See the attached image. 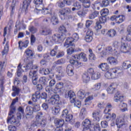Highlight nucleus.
<instances>
[{"label":"nucleus","mask_w":131,"mask_h":131,"mask_svg":"<svg viewBox=\"0 0 131 131\" xmlns=\"http://www.w3.org/2000/svg\"><path fill=\"white\" fill-rule=\"evenodd\" d=\"M25 63H28L26 66H24L22 68L20 66L21 65L20 63L17 67V75L19 77L21 76V74H22L21 70L23 72H27V70H30V71L31 70H37L36 69H33V63L32 61L30 62L29 59L28 58L24 59Z\"/></svg>","instance_id":"nucleus-1"},{"label":"nucleus","mask_w":131,"mask_h":131,"mask_svg":"<svg viewBox=\"0 0 131 131\" xmlns=\"http://www.w3.org/2000/svg\"><path fill=\"white\" fill-rule=\"evenodd\" d=\"M34 4L35 5L36 9L38 11H41L42 14L43 15H48L51 13V10L48 8L43 9V4H42V0H34Z\"/></svg>","instance_id":"nucleus-2"},{"label":"nucleus","mask_w":131,"mask_h":131,"mask_svg":"<svg viewBox=\"0 0 131 131\" xmlns=\"http://www.w3.org/2000/svg\"><path fill=\"white\" fill-rule=\"evenodd\" d=\"M79 38V36H78V34H77V33H74L72 35V37L67 38V39L66 40V42L63 45V46L65 48H68L69 46L73 47V46H74V44L72 42H73V41H77Z\"/></svg>","instance_id":"nucleus-3"},{"label":"nucleus","mask_w":131,"mask_h":131,"mask_svg":"<svg viewBox=\"0 0 131 131\" xmlns=\"http://www.w3.org/2000/svg\"><path fill=\"white\" fill-rule=\"evenodd\" d=\"M66 38V34H62L61 35L54 34L52 36L51 41V42H55L56 43H61L65 40Z\"/></svg>","instance_id":"nucleus-4"},{"label":"nucleus","mask_w":131,"mask_h":131,"mask_svg":"<svg viewBox=\"0 0 131 131\" xmlns=\"http://www.w3.org/2000/svg\"><path fill=\"white\" fill-rule=\"evenodd\" d=\"M100 112L99 111H95L93 113V118L94 123H97L96 125L94 126V130L95 131H101V128H100V125L98 124V122L100 121V117H99V115H100Z\"/></svg>","instance_id":"nucleus-5"},{"label":"nucleus","mask_w":131,"mask_h":131,"mask_svg":"<svg viewBox=\"0 0 131 131\" xmlns=\"http://www.w3.org/2000/svg\"><path fill=\"white\" fill-rule=\"evenodd\" d=\"M50 95H53L48 100V102L50 105H57L60 101V96L58 94H50Z\"/></svg>","instance_id":"nucleus-6"},{"label":"nucleus","mask_w":131,"mask_h":131,"mask_svg":"<svg viewBox=\"0 0 131 131\" xmlns=\"http://www.w3.org/2000/svg\"><path fill=\"white\" fill-rule=\"evenodd\" d=\"M37 70H34L32 69L30 71L29 75L30 77L32 78V83L34 85H36L37 84V82L38 81V77L37 76Z\"/></svg>","instance_id":"nucleus-7"},{"label":"nucleus","mask_w":131,"mask_h":131,"mask_svg":"<svg viewBox=\"0 0 131 131\" xmlns=\"http://www.w3.org/2000/svg\"><path fill=\"white\" fill-rule=\"evenodd\" d=\"M127 117L125 116L119 117L117 118L116 124L118 128H121L123 125H125V121H126Z\"/></svg>","instance_id":"nucleus-8"},{"label":"nucleus","mask_w":131,"mask_h":131,"mask_svg":"<svg viewBox=\"0 0 131 131\" xmlns=\"http://www.w3.org/2000/svg\"><path fill=\"white\" fill-rule=\"evenodd\" d=\"M56 84V80L55 79H52L49 82V86H47L46 88V91L47 93H48L49 94H55V90H53L52 88Z\"/></svg>","instance_id":"nucleus-9"},{"label":"nucleus","mask_w":131,"mask_h":131,"mask_svg":"<svg viewBox=\"0 0 131 131\" xmlns=\"http://www.w3.org/2000/svg\"><path fill=\"white\" fill-rule=\"evenodd\" d=\"M111 20H112V21H114L115 20L116 23L120 24V23H122V22L125 20V16L123 15H119L118 16L114 15L111 17Z\"/></svg>","instance_id":"nucleus-10"},{"label":"nucleus","mask_w":131,"mask_h":131,"mask_svg":"<svg viewBox=\"0 0 131 131\" xmlns=\"http://www.w3.org/2000/svg\"><path fill=\"white\" fill-rule=\"evenodd\" d=\"M14 112H15L12 111L11 113V111H10L7 119V122H11L12 124H14V123L18 124H19V121L16 120V119L14 117Z\"/></svg>","instance_id":"nucleus-11"},{"label":"nucleus","mask_w":131,"mask_h":131,"mask_svg":"<svg viewBox=\"0 0 131 131\" xmlns=\"http://www.w3.org/2000/svg\"><path fill=\"white\" fill-rule=\"evenodd\" d=\"M66 98H68L70 99L71 101V103H74V99H75V93H74V92L73 91H68L65 95Z\"/></svg>","instance_id":"nucleus-12"},{"label":"nucleus","mask_w":131,"mask_h":131,"mask_svg":"<svg viewBox=\"0 0 131 131\" xmlns=\"http://www.w3.org/2000/svg\"><path fill=\"white\" fill-rule=\"evenodd\" d=\"M47 125V120L42 119L41 120L36 121L33 123V126H41L45 127Z\"/></svg>","instance_id":"nucleus-13"},{"label":"nucleus","mask_w":131,"mask_h":131,"mask_svg":"<svg viewBox=\"0 0 131 131\" xmlns=\"http://www.w3.org/2000/svg\"><path fill=\"white\" fill-rule=\"evenodd\" d=\"M80 57H81V59H82L84 62H86V61H88L86 56L84 53H81L79 54L73 55V59H74L75 60H80Z\"/></svg>","instance_id":"nucleus-14"},{"label":"nucleus","mask_w":131,"mask_h":131,"mask_svg":"<svg viewBox=\"0 0 131 131\" xmlns=\"http://www.w3.org/2000/svg\"><path fill=\"white\" fill-rule=\"evenodd\" d=\"M114 102H122L123 101V96L120 95V93L118 90H117L115 93V96L114 97Z\"/></svg>","instance_id":"nucleus-15"},{"label":"nucleus","mask_w":131,"mask_h":131,"mask_svg":"<svg viewBox=\"0 0 131 131\" xmlns=\"http://www.w3.org/2000/svg\"><path fill=\"white\" fill-rule=\"evenodd\" d=\"M39 34L41 35H49L52 34V30L48 28H44L39 30Z\"/></svg>","instance_id":"nucleus-16"},{"label":"nucleus","mask_w":131,"mask_h":131,"mask_svg":"<svg viewBox=\"0 0 131 131\" xmlns=\"http://www.w3.org/2000/svg\"><path fill=\"white\" fill-rule=\"evenodd\" d=\"M60 15L63 16V17H66L68 15H69L71 13V9L69 8H64L62 10L59 11Z\"/></svg>","instance_id":"nucleus-17"},{"label":"nucleus","mask_w":131,"mask_h":131,"mask_svg":"<svg viewBox=\"0 0 131 131\" xmlns=\"http://www.w3.org/2000/svg\"><path fill=\"white\" fill-rule=\"evenodd\" d=\"M73 66L69 64L67 67L66 72L69 76H73L74 75V72L73 71Z\"/></svg>","instance_id":"nucleus-18"},{"label":"nucleus","mask_w":131,"mask_h":131,"mask_svg":"<svg viewBox=\"0 0 131 131\" xmlns=\"http://www.w3.org/2000/svg\"><path fill=\"white\" fill-rule=\"evenodd\" d=\"M116 86L115 83H112L110 86L107 89V92L108 94H114L116 92Z\"/></svg>","instance_id":"nucleus-19"},{"label":"nucleus","mask_w":131,"mask_h":131,"mask_svg":"<svg viewBox=\"0 0 131 131\" xmlns=\"http://www.w3.org/2000/svg\"><path fill=\"white\" fill-rule=\"evenodd\" d=\"M64 63H65V59L63 58L57 60L53 63L52 69H55V68L57 67V65H62V64H64Z\"/></svg>","instance_id":"nucleus-20"},{"label":"nucleus","mask_w":131,"mask_h":131,"mask_svg":"<svg viewBox=\"0 0 131 131\" xmlns=\"http://www.w3.org/2000/svg\"><path fill=\"white\" fill-rule=\"evenodd\" d=\"M54 123L56 126L62 127V125H64L65 121L63 119H55Z\"/></svg>","instance_id":"nucleus-21"},{"label":"nucleus","mask_w":131,"mask_h":131,"mask_svg":"<svg viewBox=\"0 0 131 131\" xmlns=\"http://www.w3.org/2000/svg\"><path fill=\"white\" fill-rule=\"evenodd\" d=\"M112 72L113 73H116L118 75L121 76V75H123V70L121 69L120 68H116L115 69H113L112 70Z\"/></svg>","instance_id":"nucleus-22"},{"label":"nucleus","mask_w":131,"mask_h":131,"mask_svg":"<svg viewBox=\"0 0 131 131\" xmlns=\"http://www.w3.org/2000/svg\"><path fill=\"white\" fill-rule=\"evenodd\" d=\"M98 68L101 69L102 71H107L109 70V65L107 63H101L98 66Z\"/></svg>","instance_id":"nucleus-23"},{"label":"nucleus","mask_w":131,"mask_h":131,"mask_svg":"<svg viewBox=\"0 0 131 131\" xmlns=\"http://www.w3.org/2000/svg\"><path fill=\"white\" fill-rule=\"evenodd\" d=\"M89 12V9L86 8H83L82 10L79 11L77 12V14L80 17H81L82 18L84 17L86 14H88V12Z\"/></svg>","instance_id":"nucleus-24"},{"label":"nucleus","mask_w":131,"mask_h":131,"mask_svg":"<svg viewBox=\"0 0 131 131\" xmlns=\"http://www.w3.org/2000/svg\"><path fill=\"white\" fill-rule=\"evenodd\" d=\"M77 96L80 100H82L85 98V91L82 89H80L77 93Z\"/></svg>","instance_id":"nucleus-25"},{"label":"nucleus","mask_w":131,"mask_h":131,"mask_svg":"<svg viewBox=\"0 0 131 131\" xmlns=\"http://www.w3.org/2000/svg\"><path fill=\"white\" fill-rule=\"evenodd\" d=\"M29 43V41L28 40H26L24 42H22V41H19L18 42L19 48L20 50H22V48H27Z\"/></svg>","instance_id":"nucleus-26"},{"label":"nucleus","mask_w":131,"mask_h":131,"mask_svg":"<svg viewBox=\"0 0 131 131\" xmlns=\"http://www.w3.org/2000/svg\"><path fill=\"white\" fill-rule=\"evenodd\" d=\"M107 61L110 63V64L113 65H116L118 63L117 59L113 57H110L107 58Z\"/></svg>","instance_id":"nucleus-27"},{"label":"nucleus","mask_w":131,"mask_h":131,"mask_svg":"<svg viewBox=\"0 0 131 131\" xmlns=\"http://www.w3.org/2000/svg\"><path fill=\"white\" fill-rule=\"evenodd\" d=\"M70 63L72 65H75L78 67H80V66H81V62L78 61V60H76V59H73V57H72V59L70 60Z\"/></svg>","instance_id":"nucleus-28"},{"label":"nucleus","mask_w":131,"mask_h":131,"mask_svg":"<svg viewBox=\"0 0 131 131\" xmlns=\"http://www.w3.org/2000/svg\"><path fill=\"white\" fill-rule=\"evenodd\" d=\"M82 126H83V127H91L92 123H91V121L89 119H86L82 123Z\"/></svg>","instance_id":"nucleus-29"},{"label":"nucleus","mask_w":131,"mask_h":131,"mask_svg":"<svg viewBox=\"0 0 131 131\" xmlns=\"http://www.w3.org/2000/svg\"><path fill=\"white\" fill-rule=\"evenodd\" d=\"M16 102H18V97H16L15 99L13 100L12 103L10 105V111H11V113L13 112V111H16V107L14 106V105L16 104Z\"/></svg>","instance_id":"nucleus-30"},{"label":"nucleus","mask_w":131,"mask_h":131,"mask_svg":"<svg viewBox=\"0 0 131 131\" xmlns=\"http://www.w3.org/2000/svg\"><path fill=\"white\" fill-rule=\"evenodd\" d=\"M90 79H91V77H90V75L85 73L82 76V80L84 83H88L89 81H90Z\"/></svg>","instance_id":"nucleus-31"},{"label":"nucleus","mask_w":131,"mask_h":131,"mask_svg":"<svg viewBox=\"0 0 131 131\" xmlns=\"http://www.w3.org/2000/svg\"><path fill=\"white\" fill-rule=\"evenodd\" d=\"M100 77H101V74L98 72H94V74H92V75L91 76L92 79H93L94 80L99 79Z\"/></svg>","instance_id":"nucleus-32"},{"label":"nucleus","mask_w":131,"mask_h":131,"mask_svg":"<svg viewBox=\"0 0 131 131\" xmlns=\"http://www.w3.org/2000/svg\"><path fill=\"white\" fill-rule=\"evenodd\" d=\"M120 47L121 48V51L122 53H127V49H126L127 44L126 43H121V46Z\"/></svg>","instance_id":"nucleus-33"},{"label":"nucleus","mask_w":131,"mask_h":131,"mask_svg":"<svg viewBox=\"0 0 131 131\" xmlns=\"http://www.w3.org/2000/svg\"><path fill=\"white\" fill-rule=\"evenodd\" d=\"M85 115H86V110L85 108H83L81 110L80 113V119H83L85 118Z\"/></svg>","instance_id":"nucleus-34"},{"label":"nucleus","mask_w":131,"mask_h":131,"mask_svg":"<svg viewBox=\"0 0 131 131\" xmlns=\"http://www.w3.org/2000/svg\"><path fill=\"white\" fill-rule=\"evenodd\" d=\"M113 52V49H112V47H108L106 48L105 50H103L102 51V53L103 55H107V54H111Z\"/></svg>","instance_id":"nucleus-35"},{"label":"nucleus","mask_w":131,"mask_h":131,"mask_svg":"<svg viewBox=\"0 0 131 131\" xmlns=\"http://www.w3.org/2000/svg\"><path fill=\"white\" fill-rule=\"evenodd\" d=\"M25 54L27 55V58H31L34 56L33 52L30 49H27L25 51Z\"/></svg>","instance_id":"nucleus-36"},{"label":"nucleus","mask_w":131,"mask_h":131,"mask_svg":"<svg viewBox=\"0 0 131 131\" xmlns=\"http://www.w3.org/2000/svg\"><path fill=\"white\" fill-rule=\"evenodd\" d=\"M98 16H99V12L97 11H95L89 15V18L90 19H95V18H97Z\"/></svg>","instance_id":"nucleus-37"},{"label":"nucleus","mask_w":131,"mask_h":131,"mask_svg":"<svg viewBox=\"0 0 131 131\" xmlns=\"http://www.w3.org/2000/svg\"><path fill=\"white\" fill-rule=\"evenodd\" d=\"M122 67L124 69H128L131 67V62L128 61H124L122 64Z\"/></svg>","instance_id":"nucleus-38"},{"label":"nucleus","mask_w":131,"mask_h":131,"mask_svg":"<svg viewBox=\"0 0 131 131\" xmlns=\"http://www.w3.org/2000/svg\"><path fill=\"white\" fill-rule=\"evenodd\" d=\"M100 14L101 16L103 17H106L108 16V14H109V10L108 9H103L101 11H100Z\"/></svg>","instance_id":"nucleus-39"},{"label":"nucleus","mask_w":131,"mask_h":131,"mask_svg":"<svg viewBox=\"0 0 131 131\" xmlns=\"http://www.w3.org/2000/svg\"><path fill=\"white\" fill-rule=\"evenodd\" d=\"M51 110L52 111V113L54 114V115H57V114L60 112V108L59 106H54L52 107Z\"/></svg>","instance_id":"nucleus-40"},{"label":"nucleus","mask_w":131,"mask_h":131,"mask_svg":"<svg viewBox=\"0 0 131 131\" xmlns=\"http://www.w3.org/2000/svg\"><path fill=\"white\" fill-rule=\"evenodd\" d=\"M12 91L14 92L13 93H12V96L13 97H15V96H17V95H19V88L13 86Z\"/></svg>","instance_id":"nucleus-41"},{"label":"nucleus","mask_w":131,"mask_h":131,"mask_svg":"<svg viewBox=\"0 0 131 131\" xmlns=\"http://www.w3.org/2000/svg\"><path fill=\"white\" fill-rule=\"evenodd\" d=\"M26 113L27 115H32L33 113V110L31 106H27L26 108Z\"/></svg>","instance_id":"nucleus-42"},{"label":"nucleus","mask_w":131,"mask_h":131,"mask_svg":"<svg viewBox=\"0 0 131 131\" xmlns=\"http://www.w3.org/2000/svg\"><path fill=\"white\" fill-rule=\"evenodd\" d=\"M120 111L122 112H125V111H127V104L126 103L123 102L121 106H120Z\"/></svg>","instance_id":"nucleus-43"},{"label":"nucleus","mask_w":131,"mask_h":131,"mask_svg":"<svg viewBox=\"0 0 131 131\" xmlns=\"http://www.w3.org/2000/svg\"><path fill=\"white\" fill-rule=\"evenodd\" d=\"M83 7H84V9H88L91 7V1L90 0H86L83 3Z\"/></svg>","instance_id":"nucleus-44"},{"label":"nucleus","mask_w":131,"mask_h":131,"mask_svg":"<svg viewBox=\"0 0 131 131\" xmlns=\"http://www.w3.org/2000/svg\"><path fill=\"white\" fill-rule=\"evenodd\" d=\"M39 82L43 85H46L47 83H48V81H47V78H46V77H41L39 79Z\"/></svg>","instance_id":"nucleus-45"},{"label":"nucleus","mask_w":131,"mask_h":131,"mask_svg":"<svg viewBox=\"0 0 131 131\" xmlns=\"http://www.w3.org/2000/svg\"><path fill=\"white\" fill-rule=\"evenodd\" d=\"M107 34L110 37H114V36L116 35V31L115 30H110L108 31Z\"/></svg>","instance_id":"nucleus-46"},{"label":"nucleus","mask_w":131,"mask_h":131,"mask_svg":"<svg viewBox=\"0 0 131 131\" xmlns=\"http://www.w3.org/2000/svg\"><path fill=\"white\" fill-rule=\"evenodd\" d=\"M101 88V84L100 83H97L95 84L93 87L91 88V90L94 91H99Z\"/></svg>","instance_id":"nucleus-47"},{"label":"nucleus","mask_w":131,"mask_h":131,"mask_svg":"<svg viewBox=\"0 0 131 131\" xmlns=\"http://www.w3.org/2000/svg\"><path fill=\"white\" fill-rule=\"evenodd\" d=\"M51 21L53 25H57L59 23L58 18L55 16H52Z\"/></svg>","instance_id":"nucleus-48"},{"label":"nucleus","mask_w":131,"mask_h":131,"mask_svg":"<svg viewBox=\"0 0 131 131\" xmlns=\"http://www.w3.org/2000/svg\"><path fill=\"white\" fill-rule=\"evenodd\" d=\"M29 30L31 33L34 34L37 32V29L33 26H30L29 27Z\"/></svg>","instance_id":"nucleus-49"},{"label":"nucleus","mask_w":131,"mask_h":131,"mask_svg":"<svg viewBox=\"0 0 131 131\" xmlns=\"http://www.w3.org/2000/svg\"><path fill=\"white\" fill-rule=\"evenodd\" d=\"M105 77L107 79H112V78H114V76H113V74L109 72H107L105 73L104 75Z\"/></svg>","instance_id":"nucleus-50"},{"label":"nucleus","mask_w":131,"mask_h":131,"mask_svg":"<svg viewBox=\"0 0 131 131\" xmlns=\"http://www.w3.org/2000/svg\"><path fill=\"white\" fill-rule=\"evenodd\" d=\"M59 31L62 33V34H65V33L67 32V30L66 29V28H65V26L61 25L59 28Z\"/></svg>","instance_id":"nucleus-51"},{"label":"nucleus","mask_w":131,"mask_h":131,"mask_svg":"<svg viewBox=\"0 0 131 131\" xmlns=\"http://www.w3.org/2000/svg\"><path fill=\"white\" fill-rule=\"evenodd\" d=\"M121 46V43H120V42H119L118 41H115L113 43V47L115 48L114 50H116V49H118L119 48H120Z\"/></svg>","instance_id":"nucleus-52"},{"label":"nucleus","mask_w":131,"mask_h":131,"mask_svg":"<svg viewBox=\"0 0 131 131\" xmlns=\"http://www.w3.org/2000/svg\"><path fill=\"white\" fill-rule=\"evenodd\" d=\"M35 118L36 119V121H39L41 118H42V112H40L37 113Z\"/></svg>","instance_id":"nucleus-53"},{"label":"nucleus","mask_w":131,"mask_h":131,"mask_svg":"<svg viewBox=\"0 0 131 131\" xmlns=\"http://www.w3.org/2000/svg\"><path fill=\"white\" fill-rule=\"evenodd\" d=\"M68 55H72L74 53V48L72 47H70L67 50Z\"/></svg>","instance_id":"nucleus-54"},{"label":"nucleus","mask_w":131,"mask_h":131,"mask_svg":"<svg viewBox=\"0 0 131 131\" xmlns=\"http://www.w3.org/2000/svg\"><path fill=\"white\" fill-rule=\"evenodd\" d=\"M74 7L77 9V10H80L81 8V5L79 2H75L73 4Z\"/></svg>","instance_id":"nucleus-55"},{"label":"nucleus","mask_w":131,"mask_h":131,"mask_svg":"<svg viewBox=\"0 0 131 131\" xmlns=\"http://www.w3.org/2000/svg\"><path fill=\"white\" fill-rule=\"evenodd\" d=\"M74 106L75 107H77L78 108H80V106H81V102L79 100L75 101V99H74Z\"/></svg>","instance_id":"nucleus-56"},{"label":"nucleus","mask_w":131,"mask_h":131,"mask_svg":"<svg viewBox=\"0 0 131 131\" xmlns=\"http://www.w3.org/2000/svg\"><path fill=\"white\" fill-rule=\"evenodd\" d=\"M63 85H64V84L63 83V82H59L56 84L55 89L56 90H61V89L63 88Z\"/></svg>","instance_id":"nucleus-57"},{"label":"nucleus","mask_w":131,"mask_h":131,"mask_svg":"<svg viewBox=\"0 0 131 131\" xmlns=\"http://www.w3.org/2000/svg\"><path fill=\"white\" fill-rule=\"evenodd\" d=\"M32 109L34 112H38V111L40 110V106L39 105H35L33 107Z\"/></svg>","instance_id":"nucleus-58"},{"label":"nucleus","mask_w":131,"mask_h":131,"mask_svg":"<svg viewBox=\"0 0 131 131\" xmlns=\"http://www.w3.org/2000/svg\"><path fill=\"white\" fill-rule=\"evenodd\" d=\"M28 7H29V3H28L27 1L26 0H25L23 4V9H25L26 10H27Z\"/></svg>","instance_id":"nucleus-59"},{"label":"nucleus","mask_w":131,"mask_h":131,"mask_svg":"<svg viewBox=\"0 0 131 131\" xmlns=\"http://www.w3.org/2000/svg\"><path fill=\"white\" fill-rule=\"evenodd\" d=\"M64 118H66V121H71L73 118V116L71 114H68Z\"/></svg>","instance_id":"nucleus-60"},{"label":"nucleus","mask_w":131,"mask_h":131,"mask_svg":"<svg viewBox=\"0 0 131 131\" xmlns=\"http://www.w3.org/2000/svg\"><path fill=\"white\" fill-rule=\"evenodd\" d=\"M110 2L108 0H103L102 1V7H107L109 6Z\"/></svg>","instance_id":"nucleus-61"},{"label":"nucleus","mask_w":131,"mask_h":131,"mask_svg":"<svg viewBox=\"0 0 131 131\" xmlns=\"http://www.w3.org/2000/svg\"><path fill=\"white\" fill-rule=\"evenodd\" d=\"M93 35H94V32L92 30L89 29L86 33V36L93 37Z\"/></svg>","instance_id":"nucleus-62"},{"label":"nucleus","mask_w":131,"mask_h":131,"mask_svg":"<svg viewBox=\"0 0 131 131\" xmlns=\"http://www.w3.org/2000/svg\"><path fill=\"white\" fill-rule=\"evenodd\" d=\"M84 39L86 42H91L92 40H93V37L85 36L84 38Z\"/></svg>","instance_id":"nucleus-63"},{"label":"nucleus","mask_w":131,"mask_h":131,"mask_svg":"<svg viewBox=\"0 0 131 131\" xmlns=\"http://www.w3.org/2000/svg\"><path fill=\"white\" fill-rule=\"evenodd\" d=\"M99 21L100 23H105L107 21V18L106 16H101L99 17Z\"/></svg>","instance_id":"nucleus-64"}]
</instances>
